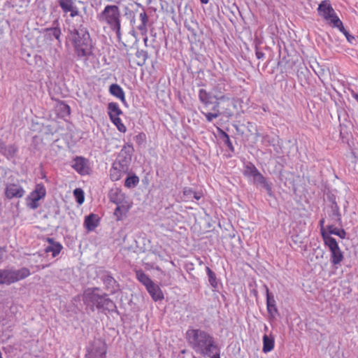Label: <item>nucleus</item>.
Masks as SVG:
<instances>
[{
    "instance_id": "obj_1",
    "label": "nucleus",
    "mask_w": 358,
    "mask_h": 358,
    "mask_svg": "<svg viewBox=\"0 0 358 358\" xmlns=\"http://www.w3.org/2000/svg\"><path fill=\"white\" fill-rule=\"evenodd\" d=\"M224 86L220 84L213 87L210 92L205 89L199 90L198 96L200 102L206 108L213 103V112H201L208 122L220 115L227 118L234 116L236 108V100L224 94Z\"/></svg>"
},
{
    "instance_id": "obj_2",
    "label": "nucleus",
    "mask_w": 358,
    "mask_h": 358,
    "mask_svg": "<svg viewBox=\"0 0 358 358\" xmlns=\"http://www.w3.org/2000/svg\"><path fill=\"white\" fill-rule=\"evenodd\" d=\"M185 338L196 352L203 355H208L212 348H217L213 338L208 333L201 329H189L186 331Z\"/></svg>"
},
{
    "instance_id": "obj_3",
    "label": "nucleus",
    "mask_w": 358,
    "mask_h": 358,
    "mask_svg": "<svg viewBox=\"0 0 358 358\" xmlns=\"http://www.w3.org/2000/svg\"><path fill=\"white\" fill-rule=\"evenodd\" d=\"M71 41L74 47L75 53L78 57L88 58L92 55V41L85 28L80 27L71 31Z\"/></svg>"
},
{
    "instance_id": "obj_4",
    "label": "nucleus",
    "mask_w": 358,
    "mask_h": 358,
    "mask_svg": "<svg viewBox=\"0 0 358 358\" xmlns=\"http://www.w3.org/2000/svg\"><path fill=\"white\" fill-rule=\"evenodd\" d=\"M317 12L333 28H337L343 34L349 42L354 39V37L345 29L342 21L336 13L329 0L321 1L317 8Z\"/></svg>"
},
{
    "instance_id": "obj_5",
    "label": "nucleus",
    "mask_w": 358,
    "mask_h": 358,
    "mask_svg": "<svg viewBox=\"0 0 358 358\" xmlns=\"http://www.w3.org/2000/svg\"><path fill=\"white\" fill-rule=\"evenodd\" d=\"M121 14L120 8L115 5H107L98 15V20L103 24H106L118 36L121 29Z\"/></svg>"
},
{
    "instance_id": "obj_6",
    "label": "nucleus",
    "mask_w": 358,
    "mask_h": 358,
    "mask_svg": "<svg viewBox=\"0 0 358 358\" xmlns=\"http://www.w3.org/2000/svg\"><path fill=\"white\" fill-rule=\"evenodd\" d=\"M98 288H89L83 294L85 303L91 302L94 304L97 309L103 310H111L115 305L113 301L107 297L106 295H99L96 293Z\"/></svg>"
},
{
    "instance_id": "obj_7",
    "label": "nucleus",
    "mask_w": 358,
    "mask_h": 358,
    "mask_svg": "<svg viewBox=\"0 0 358 358\" xmlns=\"http://www.w3.org/2000/svg\"><path fill=\"white\" fill-rule=\"evenodd\" d=\"M322 240L329 250L331 263L334 266L340 265L344 259V255L336 240L325 233H322Z\"/></svg>"
},
{
    "instance_id": "obj_8",
    "label": "nucleus",
    "mask_w": 358,
    "mask_h": 358,
    "mask_svg": "<svg viewBox=\"0 0 358 358\" xmlns=\"http://www.w3.org/2000/svg\"><path fill=\"white\" fill-rule=\"evenodd\" d=\"M46 196V189L43 184L38 183L34 189L26 198V205L31 209H36L39 206V201Z\"/></svg>"
},
{
    "instance_id": "obj_9",
    "label": "nucleus",
    "mask_w": 358,
    "mask_h": 358,
    "mask_svg": "<svg viewBox=\"0 0 358 358\" xmlns=\"http://www.w3.org/2000/svg\"><path fill=\"white\" fill-rule=\"evenodd\" d=\"M4 194L8 199H20L25 194L24 189L14 182H9L6 185Z\"/></svg>"
},
{
    "instance_id": "obj_10",
    "label": "nucleus",
    "mask_w": 358,
    "mask_h": 358,
    "mask_svg": "<svg viewBox=\"0 0 358 358\" xmlns=\"http://www.w3.org/2000/svg\"><path fill=\"white\" fill-rule=\"evenodd\" d=\"M72 168L81 176L90 174L91 169L88 159L83 157H76L72 161Z\"/></svg>"
},
{
    "instance_id": "obj_11",
    "label": "nucleus",
    "mask_w": 358,
    "mask_h": 358,
    "mask_svg": "<svg viewBox=\"0 0 358 358\" xmlns=\"http://www.w3.org/2000/svg\"><path fill=\"white\" fill-rule=\"evenodd\" d=\"M59 5L65 13L70 12L71 17L79 15V10L75 6L73 0H59Z\"/></svg>"
},
{
    "instance_id": "obj_12",
    "label": "nucleus",
    "mask_w": 358,
    "mask_h": 358,
    "mask_svg": "<svg viewBox=\"0 0 358 358\" xmlns=\"http://www.w3.org/2000/svg\"><path fill=\"white\" fill-rule=\"evenodd\" d=\"M17 151L18 148L15 144L6 145L3 141L0 140V153L7 159L14 157Z\"/></svg>"
},
{
    "instance_id": "obj_13",
    "label": "nucleus",
    "mask_w": 358,
    "mask_h": 358,
    "mask_svg": "<svg viewBox=\"0 0 358 358\" xmlns=\"http://www.w3.org/2000/svg\"><path fill=\"white\" fill-rule=\"evenodd\" d=\"M148 59V53L143 50H138L134 56L129 59L131 65L143 66Z\"/></svg>"
},
{
    "instance_id": "obj_14",
    "label": "nucleus",
    "mask_w": 358,
    "mask_h": 358,
    "mask_svg": "<svg viewBox=\"0 0 358 358\" xmlns=\"http://www.w3.org/2000/svg\"><path fill=\"white\" fill-rule=\"evenodd\" d=\"M146 289L151 296L153 301H158L164 299V295L161 288L155 282H153L152 285H150V286L147 287Z\"/></svg>"
},
{
    "instance_id": "obj_15",
    "label": "nucleus",
    "mask_w": 358,
    "mask_h": 358,
    "mask_svg": "<svg viewBox=\"0 0 358 358\" xmlns=\"http://www.w3.org/2000/svg\"><path fill=\"white\" fill-rule=\"evenodd\" d=\"M99 218L97 215L94 213L90 214L85 217L84 226L88 231H91L95 229L99 224Z\"/></svg>"
},
{
    "instance_id": "obj_16",
    "label": "nucleus",
    "mask_w": 358,
    "mask_h": 358,
    "mask_svg": "<svg viewBox=\"0 0 358 358\" xmlns=\"http://www.w3.org/2000/svg\"><path fill=\"white\" fill-rule=\"evenodd\" d=\"M123 173L122 166L115 162L110 169V178L113 181H117L122 178Z\"/></svg>"
},
{
    "instance_id": "obj_17",
    "label": "nucleus",
    "mask_w": 358,
    "mask_h": 358,
    "mask_svg": "<svg viewBox=\"0 0 358 358\" xmlns=\"http://www.w3.org/2000/svg\"><path fill=\"white\" fill-rule=\"evenodd\" d=\"M109 92L115 97L119 99L122 103L126 102L124 92L119 85L112 84L109 87Z\"/></svg>"
},
{
    "instance_id": "obj_18",
    "label": "nucleus",
    "mask_w": 358,
    "mask_h": 358,
    "mask_svg": "<svg viewBox=\"0 0 358 358\" xmlns=\"http://www.w3.org/2000/svg\"><path fill=\"white\" fill-rule=\"evenodd\" d=\"M48 242L50 245L45 248V251L47 253L52 252V257H55L60 253L62 245L59 243L55 242L52 238H48Z\"/></svg>"
},
{
    "instance_id": "obj_19",
    "label": "nucleus",
    "mask_w": 358,
    "mask_h": 358,
    "mask_svg": "<svg viewBox=\"0 0 358 358\" xmlns=\"http://www.w3.org/2000/svg\"><path fill=\"white\" fill-rule=\"evenodd\" d=\"M14 282L13 270H0V285H10Z\"/></svg>"
},
{
    "instance_id": "obj_20",
    "label": "nucleus",
    "mask_w": 358,
    "mask_h": 358,
    "mask_svg": "<svg viewBox=\"0 0 358 358\" xmlns=\"http://www.w3.org/2000/svg\"><path fill=\"white\" fill-rule=\"evenodd\" d=\"M266 292V306L268 312L273 315L278 312L274 297L270 294L269 289L267 286H265Z\"/></svg>"
},
{
    "instance_id": "obj_21",
    "label": "nucleus",
    "mask_w": 358,
    "mask_h": 358,
    "mask_svg": "<svg viewBox=\"0 0 358 358\" xmlns=\"http://www.w3.org/2000/svg\"><path fill=\"white\" fill-rule=\"evenodd\" d=\"M123 112L120 108L119 105L115 102H110L108 105V114L110 119L119 117L122 115Z\"/></svg>"
},
{
    "instance_id": "obj_22",
    "label": "nucleus",
    "mask_w": 358,
    "mask_h": 358,
    "mask_svg": "<svg viewBox=\"0 0 358 358\" xmlns=\"http://www.w3.org/2000/svg\"><path fill=\"white\" fill-rule=\"evenodd\" d=\"M275 340L273 336H268L266 334L264 335L262 351L264 353H268L273 350Z\"/></svg>"
},
{
    "instance_id": "obj_23",
    "label": "nucleus",
    "mask_w": 358,
    "mask_h": 358,
    "mask_svg": "<svg viewBox=\"0 0 358 358\" xmlns=\"http://www.w3.org/2000/svg\"><path fill=\"white\" fill-rule=\"evenodd\" d=\"M99 348L97 350H94L92 349L88 354V356L90 357V358H92L94 357L99 356L100 358H105L106 354V347L104 343H103L101 341H97Z\"/></svg>"
},
{
    "instance_id": "obj_24",
    "label": "nucleus",
    "mask_w": 358,
    "mask_h": 358,
    "mask_svg": "<svg viewBox=\"0 0 358 358\" xmlns=\"http://www.w3.org/2000/svg\"><path fill=\"white\" fill-rule=\"evenodd\" d=\"M14 282H16L30 275L31 273L27 268H22L19 270H13Z\"/></svg>"
},
{
    "instance_id": "obj_25",
    "label": "nucleus",
    "mask_w": 358,
    "mask_h": 358,
    "mask_svg": "<svg viewBox=\"0 0 358 358\" xmlns=\"http://www.w3.org/2000/svg\"><path fill=\"white\" fill-rule=\"evenodd\" d=\"M253 178L256 182L262 185L269 194H271L272 188L271 185L267 182L266 178L259 171L256 173Z\"/></svg>"
},
{
    "instance_id": "obj_26",
    "label": "nucleus",
    "mask_w": 358,
    "mask_h": 358,
    "mask_svg": "<svg viewBox=\"0 0 358 358\" xmlns=\"http://www.w3.org/2000/svg\"><path fill=\"white\" fill-rule=\"evenodd\" d=\"M137 279L147 288L154 282L143 271L138 270L136 271Z\"/></svg>"
},
{
    "instance_id": "obj_27",
    "label": "nucleus",
    "mask_w": 358,
    "mask_h": 358,
    "mask_svg": "<svg viewBox=\"0 0 358 358\" xmlns=\"http://www.w3.org/2000/svg\"><path fill=\"white\" fill-rule=\"evenodd\" d=\"M140 20L141 21V24L138 25V29L142 31L145 33L147 31V24L148 22V17L145 11H143L139 15Z\"/></svg>"
},
{
    "instance_id": "obj_28",
    "label": "nucleus",
    "mask_w": 358,
    "mask_h": 358,
    "mask_svg": "<svg viewBox=\"0 0 358 358\" xmlns=\"http://www.w3.org/2000/svg\"><path fill=\"white\" fill-rule=\"evenodd\" d=\"M138 183H139V178L136 175H133V176H129L126 178L125 182H124V185L127 188H131V187H134L135 186H136Z\"/></svg>"
},
{
    "instance_id": "obj_29",
    "label": "nucleus",
    "mask_w": 358,
    "mask_h": 358,
    "mask_svg": "<svg viewBox=\"0 0 358 358\" xmlns=\"http://www.w3.org/2000/svg\"><path fill=\"white\" fill-rule=\"evenodd\" d=\"M258 171V169L255 167V166L253 164L249 163L245 166L243 173L245 176L254 177L256 173H257Z\"/></svg>"
},
{
    "instance_id": "obj_30",
    "label": "nucleus",
    "mask_w": 358,
    "mask_h": 358,
    "mask_svg": "<svg viewBox=\"0 0 358 358\" xmlns=\"http://www.w3.org/2000/svg\"><path fill=\"white\" fill-rule=\"evenodd\" d=\"M110 121L113 124L117 127V130L121 133H125L127 131V127L122 122L120 117H115L113 119H110Z\"/></svg>"
},
{
    "instance_id": "obj_31",
    "label": "nucleus",
    "mask_w": 358,
    "mask_h": 358,
    "mask_svg": "<svg viewBox=\"0 0 358 358\" xmlns=\"http://www.w3.org/2000/svg\"><path fill=\"white\" fill-rule=\"evenodd\" d=\"M129 210V207L124 206H117L115 210L114 215L116 216L117 220H120L123 215H125Z\"/></svg>"
},
{
    "instance_id": "obj_32",
    "label": "nucleus",
    "mask_w": 358,
    "mask_h": 358,
    "mask_svg": "<svg viewBox=\"0 0 358 358\" xmlns=\"http://www.w3.org/2000/svg\"><path fill=\"white\" fill-rule=\"evenodd\" d=\"M73 195L76 199L78 203L83 204L85 201L84 192L80 188H76L73 191Z\"/></svg>"
},
{
    "instance_id": "obj_33",
    "label": "nucleus",
    "mask_w": 358,
    "mask_h": 358,
    "mask_svg": "<svg viewBox=\"0 0 358 358\" xmlns=\"http://www.w3.org/2000/svg\"><path fill=\"white\" fill-rule=\"evenodd\" d=\"M119 196H120L121 197H122L124 195H123V194L121 192V191H120V190H119L118 189H117L115 190V193H112V194H110V200H111V201H113V203H117H117H118V202H119V200L120 199H117V197H118Z\"/></svg>"
},
{
    "instance_id": "obj_34",
    "label": "nucleus",
    "mask_w": 358,
    "mask_h": 358,
    "mask_svg": "<svg viewBox=\"0 0 358 358\" xmlns=\"http://www.w3.org/2000/svg\"><path fill=\"white\" fill-rule=\"evenodd\" d=\"M326 230L330 236L331 234L336 235V234H338V228L334 227V225L327 226V229Z\"/></svg>"
},
{
    "instance_id": "obj_35",
    "label": "nucleus",
    "mask_w": 358,
    "mask_h": 358,
    "mask_svg": "<svg viewBox=\"0 0 358 358\" xmlns=\"http://www.w3.org/2000/svg\"><path fill=\"white\" fill-rule=\"evenodd\" d=\"M207 270L209 276V281L212 285H214V282H215V273L209 268H207Z\"/></svg>"
},
{
    "instance_id": "obj_36",
    "label": "nucleus",
    "mask_w": 358,
    "mask_h": 358,
    "mask_svg": "<svg viewBox=\"0 0 358 358\" xmlns=\"http://www.w3.org/2000/svg\"><path fill=\"white\" fill-rule=\"evenodd\" d=\"M194 192V191H193L191 188L185 187L183 189V194L187 197H191L192 196H193Z\"/></svg>"
},
{
    "instance_id": "obj_37",
    "label": "nucleus",
    "mask_w": 358,
    "mask_h": 358,
    "mask_svg": "<svg viewBox=\"0 0 358 358\" xmlns=\"http://www.w3.org/2000/svg\"><path fill=\"white\" fill-rule=\"evenodd\" d=\"M324 219H322V220L320 221L321 236H322V233H325L326 234H327V235L329 236V234H327V230H326V229H324Z\"/></svg>"
},
{
    "instance_id": "obj_38",
    "label": "nucleus",
    "mask_w": 358,
    "mask_h": 358,
    "mask_svg": "<svg viewBox=\"0 0 358 358\" xmlns=\"http://www.w3.org/2000/svg\"><path fill=\"white\" fill-rule=\"evenodd\" d=\"M223 134H224V137L226 138V141H225L226 144L227 145V146L229 148H233L232 143H231V142L230 141L229 135L227 133L224 132V131H223Z\"/></svg>"
},
{
    "instance_id": "obj_39",
    "label": "nucleus",
    "mask_w": 358,
    "mask_h": 358,
    "mask_svg": "<svg viewBox=\"0 0 358 358\" xmlns=\"http://www.w3.org/2000/svg\"><path fill=\"white\" fill-rule=\"evenodd\" d=\"M333 215L334 217H335L336 220L338 222H341V214L339 213V212L338 210L336 211H334L333 213Z\"/></svg>"
},
{
    "instance_id": "obj_40",
    "label": "nucleus",
    "mask_w": 358,
    "mask_h": 358,
    "mask_svg": "<svg viewBox=\"0 0 358 358\" xmlns=\"http://www.w3.org/2000/svg\"><path fill=\"white\" fill-rule=\"evenodd\" d=\"M336 236H339L341 238H345L346 236V232L344 229H338V234H336Z\"/></svg>"
},
{
    "instance_id": "obj_41",
    "label": "nucleus",
    "mask_w": 358,
    "mask_h": 358,
    "mask_svg": "<svg viewBox=\"0 0 358 358\" xmlns=\"http://www.w3.org/2000/svg\"><path fill=\"white\" fill-rule=\"evenodd\" d=\"M201 196H202V194L201 193H198V192H194L193 197L196 200H199L201 198Z\"/></svg>"
},
{
    "instance_id": "obj_42",
    "label": "nucleus",
    "mask_w": 358,
    "mask_h": 358,
    "mask_svg": "<svg viewBox=\"0 0 358 358\" xmlns=\"http://www.w3.org/2000/svg\"><path fill=\"white\" fill-rule=\"evenodd\" d=\"M256 57L257 59H262L264 57V54L262 52H256Z\"/></svg>"
},
{
    "instance_id": "obj_43",
    "label": "nucleus",
    "mask_w": 358,
    "mask_h": 358,
    "mask_svg": "<svg viewBox=\"0 0 358 358\" xmlns=\"http://www.w3.org/2000/svg\"><path fill=\"white\" fill-rule=\"evenodd\" d=\"M352 97L358 102V94L353 92Z\"/></svg>"
},
{
    "instance_id": "obj_44",
    "label": "nucleus",
    "mask_w": 358,
    "mask_h": 358,
    "mask_svg": "<svg viewBox=\"0 0 358 358\" xmlns=\"http://www.w3.org/2000/svg\"><path fill=\"white\" fill-rule=\"evenodd\" d=\"M138 137H140V138H144L145 137V134H143V133H141V134H139L137 136V138H138Z\"/></svg>"
},
{
    "instance_id": "obj_45",
    "label": "nucleus",
    "mask_w": 358,
    "mask_h": 358,
    "mask_svg": "<svg viewBox=\"0 0 358 358\" xmlns=\"http://www.w3.org/2000/svg\"><path fill=\"white\" fill-rule=\"evenodd\" d=\"M202 3L206 4L209 2V0H200Z\"/></svg>"
},
{
    "instance_id": "obj_46",
    "label": "nucleus",
    "mask_w": 358,
    "mask_h": 358,
    "mask_svg": "<svg viewBox=\"0 0 358 358\" xmlns=\"http://www.w3.org/2000/svg\"><path fill=\"white\" fill-rule=\"evenodd\" d=\"M212 358H220V354H216V355H214Z\"/></svg>"
},
{
    "instance_id": "obj_47",
    "label": "nucleus",
    "mask_w": 358,
    "mask_h": 358,
    "mask_svg": "<svg viewBox=\"0 0 358 358\" xmlns=\"http://www.w3.org/2000/svg\"><path fill=\"white\" fill-rule=\"evenodd\" d=\"M0 358H3L2 357V355H1V352H0Z\"/></svg>"
}]
</instances>
